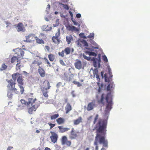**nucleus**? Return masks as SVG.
<instances>
[{
	"label": "nucleus",
	"mask_w": 150,
	"mask_h": 150,
	"mask_svg": "<svg viewBox=\"0 0 150 150\" xmlns=\"http://www.w3.org/2000/svg\"><path fill=\"white\" fill-rule=\"evenodd\" d=\"M107 122L106 120L99 119L93 129L96 130V134L95 138L94 145L96 146L95 150H98V142L103 144V146L108 147V141L105 139V136L106 134Z\"/></svg>",
	"instance_id": "nucleus-1"
},
{
	"label": "nucleus",
	"mask_w": 150,
	"mask_h": 150,
	"mask_svg": "<svg viewBox=\"0 0 150 150\" xmlns=\"http://www.w3.org/2000/svg\"><path fill=\"white\" fill-rule=\"evenodd\" d=\"M96 98L97 99L98 103L99 104L104 105L105 102L107 103L104 112L105 115L108 114L112 108V106L113 105L112 96L111 93H107L106 95L103 93L102 94L100 99H98V96H97Z\"/></svg>",
	"instance_id": "nucleus-2"
},
{
	"label": "nucleus",
	"mask_w": 150,
	"mask_h": 150,
	"mask_svg": "<svg viewBox=\"0 0 150 150\" xmlns=\"http://www.w3.org/2000/svg\"><path fill=\"white\" fill-rule=\"evenodd\" d=\"M51 87L49 81H45L43 82L41 89L43 96L46 98H48V97L49 95L48 93L49 92L47 90L50 89Z\"/></svg>",
	"instance_id": "nucleus-3"
},
{
	"label": "nucleus",
	"mask_w": 150,
	"mask_h": 150,
	"mask_svg": "<svg viewBox=\"0 0 150 150\" xmlns=\"http://www.w3.org/2000/svg\"><path fill=\"white\" fill-rule=\"evenodd\" d=\"M8 84L7 86V87L10 91H12L14 93L18 94L19 93V91H17V89L15 88L16 83L15 81L11 79L10 80H7Z\"/></svg>",
	"instance_id": "nucleus-4"
},
{
	"label": "nucleus",
	"mask_w": 150,
	"mask_h": 150,
	"mask_svg": "<svg viewBox=\"0 0 150 150\" xmlns=\"http://www.w3.org/2000/svg\"><path fill=\"white\" fill-rule=\"evenodd\" d=\"M13 79L15 81L17 77V81L18 84V86L23 85L24 84L23 79V76L18 73H16L13 74L12 75Z\"/></svg>",
	"instance_id": "nucleus-5"
},
{
	"label": "nucleus",
	"mask_w": 150,
	"mask_h": 150,
	"mask_svg": "<svg viewBox=\"0 0 150 150\" xmlns=\"http://www.w3.org/2000/svg\"><path fill=\"white\" fill-rule=\"evenodd\" d=\"M79 133V131H76L74 128H72L69 136L70 139L72 140L76 139L78 137Z\"/></svg>",
	"instance_id": "nucleus-6"
},
{
	"label": "nucleus",
	"mask_w": 150,
	"mask_h": 150,
	"mask_svg": "<svg viewBox=\"0 0 150 150\" xmlns=\"http://www.w3.org/2000/svg\"><path fill=\"white\" fill-rule=\"evenodd\" d=\"M31 105V107L29 106L27 107L28 112L30 114H32L33 111H36L40 105L39 104H35V105Z\"/></svg>",
	"instance_id": "nucleus-7"
},
{
	"label": "nucleus",
	"mask_w": 150,
	"mask_h": 150,
	"mask_svg": "<svg viewBox=\"0 0 150 150\" xmlns=\"http://www.w3.org/2000/svg\"><path fill=\"white\" fill-rule=\"evenodd\" d=\"M50 133L51 135L50 138L51 142L54 143L57 142L58 138V134L56 132L52 131H51Z\"/></svg>",
	"instance_id": "nucleus-8"
},
{
	"label": "nucleus",
	"mask_w": 150,
	"mask_h": 150,
	"mask_svg": "<svg viewBox=\"0 0 150 150\" xmlns=\"http://www.w3.org/2000/svg\"><path fill=\"white\" fill-rule=\"evenodd\" d=\"M33 95V93H31L29 95V97H30L28 99V103L29 106H30V105H35V104H37L36 102V98H33V96H32Z\"/></svg>",
	"instance_id": "nucleus-9"
},
{
	"label": "nucleus",
	"mask_w": 150,
	"mask_h": 150,
	"mask_svg": "<svg viewBox=\"0 0 150 150\" xmlns=\"http://www.w3.org/2000/svg\"><path fill=\"white\" fill-rule=\"evenodd\" d=\"M61 142L62 145H66L67 146H70L71 145V142L67 140V137L65 136H63L61 139Z\"/></svg>",
	"instance_id": "nucleus-10"
},
{
	"label": "nucleus",
	"mask_w": 150,
	"mask_h": 150,
	"mask_svg": "<svg viewBox=\"0 0 150 150\" xmlns=\"http://www.w3.org/2000/svg\"><path fill=\"white\" fill-rule=\"evenodd\" d=\"M15 54L17 56V57L19 58L24 56V51L21 49L19 48H17L13 50Z\"/></svg>",
	"instance_id": "nucleus-11"
},
{
	"label": "nucleus",
	"mask_w": 150,
	"mask_h": 150,
	"mask_svg": "<svg viewBox=\"0 0 150 150\" xmlns=\"http://www.w3.org/2000/svg\"><path fill=\"white\" fill-rule=\"evenodd\" d=\"M96 107V103L95 100H93L92 102L89 103L86 107V106H84V108H86L88 111L92 110Z\"/></svg>",
	"instance_id": "nucleus-12"
},
{
	"label": "nucleus",
	"mask_w": 150,
	"mask_h": 150,
	"mask_svg": "<svg viewBox=\"0 0 150 150\" xmlns=\"http://www.w3.org/2000/svg\"><path fill=\"white\" fill-rule=\"evenodd\" d=\"M93 66L95 67H100V54L98 55V59H96V58H93Z\"/></svg>",
	"instance_id": "nucleus-13"
},
{
	"label": "nucleus",
	"mask_w": 150,
	"mask_h": 150,
	"mask_svg": "<svg viewBox=\"0 0 150 150\" xmlns=\"http://www.w3.org/2000/svg\"><path fill=\"white\" fill-rule=\"evenodd\" d=\"M35 35L33 34H30L26 36V39L23 40L24 42H30L33 41L34 38H35Z\"/></svg>",
	"instance_id": "nucleus-14"
},
{
	"label": "nucleus",
	"mask_w": 150,
	"mask_h": 150,
	"mask_svg": "<svg viewBox=\"0 0 150 150\" xmlns=\"http://www.w3.org/2000/svg\"><path fill=\"white\" fill-rule=\"evenodd\" d=\"M93 73L94 76L96 77L97 78V80L98 81L97 83V85L99 86L100 85V79L99 77V76L98 74V70L97 68H96L94 69H93Z\"/></svg>",
	"instance_id": "nucleus-15"
},
{
	"label": "nucleus",
	"mask_w": 150,
	"mask_h": 150,
	"mask_svg": "<svg viewBox=\"0 0 150 150\" xmlns=\"http://www.w3.org/2000/svg\"><path fill=\"white\" fill-rule=\"evenodd\" d=\"M17 30L18 32H24L25 30V29L24 26L23 24L22 23H19L16 26Z\"/></svg>",
	"instance_id": "nucleus-16"
},
{
	"label": "nucleus",
	"mask_w": 150,
	"mask_h": 150,
	"mask_svg": "<svg viewBox=\"0 0 150 150\" xmlns=\"http://www.w3.org/2000/svg\"><path fill=\"white\" fill-rule=\"evenodd\" d=\"M75 68L78 69H80L82 68L81 62L78 59L76 60V62L74 64Z\"/></svg>",
	"instance_id": "nucleus-17"
},
{
	"label": "nucleus",
	"mask_w": 150,
	"mask_h": 150,
	"mask_svg": "<svg viewBox=\"0 0 150 150\" xmlns=\"http://www.w3.org/2000/svg\"><path fill=\"white\" fill-rule=\"evenodd\" d=\"M59 132L60 133H64L70 130V128L68 127H64L63 126H59Z\"/></svg>",
	"instance_id": "nucleus-18"
},
{
	"label": "nucleus",
	"mask_w": 150,
	"mask_h": 150,
	"mask_svg": "<svg viewBox=\"0 0 150 150\" xmlns=\"http://www.w3.org/2000/svg\"><path fill=\"white\" fill-rule=\"evenodd\" d=\"M38 72L41 77H44L45 76V71L40 66L38 67Z\"/></svg>",
	"instance_id": "nucleus-19"
},
{
	"label": "nucleus",
	"mask_w": 150,
	"mask_h": 150,
	"mask_svg": "<svg viewBox=\"0 0 150 150\" xmlns=\"http://www.w3.org/2000/svg\"><path fill=\"white\" fill-rule=\"evenodd\" d=\"M17 63L16 66V71L19 70L20 71L21 70V68L23 67V66L20 61H17Z\"/></svg>",
	"instance_id": "nucleus-20"
},
{
	"label": "nucleus",
	"mask_w": 150,
	"mask_h": 150,
	"mask_svg": "<svg viewBox=\"0 0 150 150\" xmlns=\"http://www.w3.org/2000/svg\"><path fill=\"white\" fill-rule=\"evenodd\" d=\"M67 28L69 30L72 32H78L79 31L78 28L74 26L69 25Z\"/></svg>",
	"instance_id": "nucleus-21"
},
{
	"label": "nucleus",
	"mask_w": 150,
	"mask_h": 150,
	"mask_svg": "<svg viewBox=\"0 0 150 150\" xmlns=\"http://www.w3.org/2000/svg\"><path fill=\"white\" fill-rule=\"evenodd\" d=\"M4 23L6 25V28L8 30H10L12 28V23L8 21H5L4 22Z\"/></svg>",
	"instance_id": "nucleus-22"
},
{
	"label": "nucleus",
	"mask_w": 150,
	"mask_h": 150,
	"mask_svg": "<svg viewBox=\"0 0 150 150\" xmlns=\"http://www.w3.org/2000/svg\"><path fill=\"white\" fill-rule=\"evenodd\" d=\"M82 118L81 117H79L78 119L73 121L74 125H77L82 122Z\"/></svg>",
	"instance_id": "nucleus-23"
},
{
	"label": "nucleus",
	"mask_w": 150,
	"mask_h": 150,
	"mask_svg": "<svg viewBox=\"0 0 150 150\" xmlns=\"http://www.w3.org/2000/svg\"><path fill=\"white\" fill-rule=\"evenodd\" d=\"M72 110L71 106L70 103H68L65 107V113L67 114Z\"/></svg>",
	"instance_id": "nucleus-24"
},
{
	"label": "nucleus",
	"mask_w": 150,
	"mask_h": 150,
	"mask_svg": "<svg viewBox=\"0 0 150 150\" xmlns=\"http://www.w3.org/2000/svg\"><path fill=\"white\" fill-rule=\"evenodd\" d=\"M114 86L113 83H110L107 86V91H111L114 89Z\"/></svg>",
	"instance_id": "nucleus-25"
},
{
	"label": "nucleus",
	"mask_w": 150,
	"mask_h": 150,
	"mask_svg": "<svg viewBox=\"0 0 150 150\" xmlns=\"http://www.w3.org/2000/svg\"><path fill=\"white\" fill-rule=\"evenodd\" d=\"M56 122L58 125H61L63 124L65 122L64 119L62 118L59 117L57 118L56 120Z\"/></svg>",
	"instance_id": "nucleus-26"
},
{
	"label": "nucleus",
	"mask_w": 150,
	"mask_h": 150,
	"mask_svg": "<svg viewBox=\"0 0 150 150\" xmlns=\"http://www.w3.org/2000/svg\"><path fill=\"white\" fill-rule=\"evenodd\" d=\"M80 42L84 46L88 47V43L86 41L84 40H82L80 41V42L78 41V42L77 45L78 46H79L80 47H81V45L80 44Z\"/></svg>",
	"instance_id": "nucleus-27"
},
{
	"label": "nucleus",
	"mask_w": 150,
	"mask_h": 150,
	"mask_svg": "<svg viewBox=\"0 0 150 150\" xmlns=\"http://www.w3.org/2000/svg\"><path fill=\"white\" fill-rule=\"evenodd\" d=\"M35 39L36 42L37 43L39 44H44V41L42 39H39L37 36L35 37Z\"/></svg>",
	"instance_id": "nucleus-28"
},
{
	"label": "nucleus",
	"mask_w": 150,
	"mask_h": 150,
	"mask_svg": "<svg viewBox=\"0 0 150 150\" xmlns=\"http://www.w3.org/2000/svg\"><path fill=\"white\" fill-rule=\"evenodd\" d=\"M66 41L68 44H69L71 42V41L73 40V37L71 35L67 36L66 37Z\"/></svg>",
	"instance_id": "nucleus-29"
},
{
	"label": "nucleus",
	"mask_w": 150,
	"mask_h": 150,
	"mask_svg": "<svg viewBox=\"0 0 150 150\" xmlns=\"http://www.w3.org/2000/svg\"><path fill=\"white\" fill-rule=\"evenodd\" d=\"M53 42L55 44H59L60 42V40L59 38L53 36L52 38Z\"/></svg>",
	"instance_id": "nucleus-30"
},
{
	"label": "nucleus",
	"mask_w": 150,
	"mask_h": 150,
	"mask_svg": "<svg viewBox=\"0 0 150 150\" xmlns=\"http://www.w3.org/2000/svg\"><path fill=\"white\" fill-rule=\"evenodd\" d=\"M17 61H19L18 60V57L16 56H14L11 58V63H13L16 61H17Z\"/></svg>",
	"instance_id": "nucleus-31"
},
{
	"label": "nucleus",
	"mask_w": 150,
	"mask_h": 150,
	"mask_svg": "<svg viewBox=\"0 0 150 150\" xmlns=\"http://www.w3.org/2000/svg\"><path fill=\"white\" fill-rule=\"evenodd\" d=\"M21 102L22 105L23 107L25 106L26 105L27 106V107L29 106L28 102H26L25 100L21 99Z\"/></svg>",
	"instance_id": "nucleus-32"
},
{
	"label": "nucleus",
	"mask_w": 150,
	"mask_h": 150,
	"mask_svg": "<svg viewBox=\"0 0 150 150\" xmlns=\"http://www.w3.org/2000/svg\"><path fill=\"white\" fill-rule=\"evenodd\" d=\"M48 58L49 59V60L51 62H53L55 59V57L54 55L52 54H49Z\"/></svg>",
	"instance_id": "nucleus-33"
},
{
	"label": "nucleus",
	"mask_w": 150,
	"mask_h": 150,
	"mask_svg": "<svg viewBox=\"0 0 150 150\" xmlns=\"http://www.w3.org/2000/svg\"><path fill=\"white\" fill-rule=\"evenodd\" d=\"M64 51L65 53L66 54H69L70 53L71 49L69 47H67L65 49Z\"/></svg>",
	"instance_id": "nucleus-34"
},
{
	"label": "nucleus",
	"mask_w": 150,
	"mask_h": 150,
	"mask_svg": "<svg viewBox=\"0 0 150 150\" xmlns=\"http://www.w3.org/2000/svg\"><path fill=\"white\" fill-rule=\"evenodd\" d=\"M59 116L58 114H55L50 116V118L51 120H54L58 118Z\"/></svg>",
	"instance_id": "nucleus-35"
},
{
	"label": "nucleus",
	"mask_w": 150,
	"mask_h": 150,
	"mask_svg": "<svg viewBox=\"0 0 150 150\" xmlns=\"http://www.w3.org/2000/svg\"><path fill=\"white\" fill-rule=\"evenodd\" d=\"M104 77L105 80V82H108V83H109L110 82V79H111L112 78H111L110 76L109 78L107 77L106 74H105L104 75Z\"/></svg>",
	"instance_id": "nucleus-36"
},
{
	"label": "nucleus",
	"mask_w": 150,
	"mask_h": 150,
	"mask_svg": "<svg viewBox=\"0 0 150 150\" xmlns=\"http://www.w3.org/2000/svg\"><path fill=\"white\" fill-rule=\"evenodd\" d=\"M7 67V66L4 63L3 64L0 69V70L3 71L6 69Z\"/></svg>",
	"instance_id": "nucleus-37"
},
{
	"label": "nucleus",
	"mask_w": 150,
	"mask_h": 150,
	"mask_svg": "<svg viewBox=\"0 0 150 150\" xmlns=\"http://www.w3.org/2000/svg\"><path fill=\"white\" fill-rule=\"evenodd\" d=\"M86 52L90 56H97L96 54L94 52Z\"/></svg>",
	"instance_id": "nucleus-38"
},
{
	"label": "nucleus",
	"mask_w": 150,
	"mask_h": 150,
	"mask_svg": "<svg viewBox=\"0 0 150 150\" xmlns=\"http://www.w3.org/2000/svg\"><path fill=\"white\" fill-rule=\"evenodd\" d=\"M73 83L76 85H77L78 87H80L82 86L81 84L79 82L77 81H74Z\"/></svg>",
	"instance_id": "nucleus-39"
},
{
	"label": "nucleus",
	"mask_w": 150,
	"mask_h": 150,
	"mask_svg": "<svg viewBox=\"0 0 150 150\" xmlns=\"http://www.w3.org/2000/svg\"><path fill=\"white\" fill-rule=\"evenodd\" d=\"M11 91L9 90L8 91L7 96L9 98H11L13 96V94L11 92Z\"/></svg>",
	"instance_id": "nucleus-40"
},
{
	"label": "nucleus",
	"mask_w": 150,
	"mask_h": 150,
	"mask_svg": "<svg viewBox=\"0 0 150 150\" xmlns=\"http://www.w3.org/2000/svg\"><path fill=\"white\" fill-rule=\"evenodd\" d=\"M23 85L18 86L20 88V91L21 94H23L24 91V88L23 86Z\"/></svg>",
	"instance_id": "nucleus-41"
},
{
	"label": "nucleus",
	"mask_w": 150,
	"mask_h": 150,
	"mask_svg": "<svg viewBox=\"0 0 150 150\" xmlns=\"http://www.w3.org/2000/svg\"><path fill=\"white\" fill-rule=\"evenodd\" d=\"M99 117V115L98 114H96V115L95 117L94 118V120L93 122V124H95L97 121V119Z\"/></svg>",
	"instance_id": "nucleus-42"
},
{
	"label": "nucleus",
	"mask_w": 150,
	"mask_h": 150,
	"mask_svg": "<svg viewBox=\"0 0 150 150\" xmlns=\"http://www.w3.org/2000/svg\"><path fill=\"white\" fill-rule=\"evenodd\" d=\"M60 4L62 5L64 9L66 10H68L69 9V7L67 5L64 4L62 3H60Z\"/></svg>",
	"instance_id": "nucleus-43"
},
{
	"label": "nucleus",
	"mask_w": 150,
	"mask_h": 150,
	"mask_svg": "<svg viewBox=\"0 0 150 150\" xmlns=\"http://www.w3.org/2000/svg\"><path fill=\"white\" fill-rule=\"evenodd\" d=\"M103 59L105 62H107L108 61L107 58L105 55L103 56Z\"/></svg>",
	"instance_id": "nucleus-44"
},
{
	"label": "nucleus",
	"mask_w": 150,
	"mask_h": 150,
	"mask_svg": "<svg viewBox=\"0 0 150 150\" xmlns=\"http://www.w3.org/2000/svg\"><path fill=\"white\" fill-rule=\"evenodd\" d=\"M83 57L85 59H86L88 61L90 60V56H89V57H87L84 54H83Z\"/></svg>",
	"instance_id": "nucleus-45"
},
{
	"label": "nucleus",
	"mask_w": 150,
	"mask_h": 150,
	"mask_svg": "<svg viewBox=\"0 0 150 150\" xmlns=\"http://www.w3.org/2000/svg\"><path fill=\"white\" fill-rule=\"evenodd\" d=\"M48 124L49 125V126H50V129H52L55 125V124H52L50 123H48Z\"/></svg>",
	"instance_id": "nucleus-46"
},
{
	"label": "nucleus",
	"mask_w": 150,
	"mask_h": 150,
	"mask_svg": "<svg viewBox=\"0 0 150 150\" xmlns=\"http://www.w3.org/2000/svg\"><path fill=\"white\" fill-rule=\"evenodd\" d=\"M64 50H63L61 52H59L58 53V54L59 55H60L62 57H63L64 56Z\"/></svg>",
	"instance_id": "nucleus-47"
},
{
	"label": "nucleus",
	"mask_w": 150,
	"mask_h": 150,
	"mask_svg": "<svg viewBox=\"0 0 150 150\" xmlns=\"http://www.w3.org/2000/svg\"><path fill=\"white\" fill-rule=\"evenodd\" d=\"M94 34L93 33H90V34L88 35V38H93L94 37Z\"/></svg>",
	"instance_id": "nucleus-48"
},
{
	"label": "nucleus",
	"mask_w": 150,
	"mask_h": 150,
	"mask_svg": "<svg viewBox=\"0 0 150 150\" xmlns=\"http://www.w3.org/2000/svg\"><path fill=\"white\" fill-rule=\"evenodd\" d=\"M60 35V33L59 30L58 32L55 34V36H54V37H56L57 38H59V36Z\"/></svg>",
	"instance_id": "nucleus-49"
},
{
	"label": "nucleus",
	"mask_w": 150,
	"mask_h": 150,
	"mask_svg": "<svg viewBox=\"0 0 150 150\" xmlns=\"http://www.w3.org/2000/svg\"><path fill=\"white\" fill-rule=\"evenodd\" d=\"M111 70L110 69V68H108V72L110 75V77L111 78H112L113 75H112V73H111Z\"/></svg>",
	"instance_id": "nucleus-50"
},
{
	"label": "nucleus",
	"mask_w": 150,
	"mask_h": 150,
	"mask_svg": "<svg viewBox=\"0 0 150 150\" xmlns=\"http://www.w3.org/2000/svg\"><path fill=\"white\" fill-rule=\"evenodd\" d=\"M59 62L60 63V64L64 66L65 65L64 61L62 59H60L59 60Z\"/></svg>",
	"instance_id": "nucleus-51"
},
{
	"label": "nucleus",
	"mask_w": 150,
	"mask_h": 150,
	"mask_svg": "<svg viewBox=\"0 0 150 150\" xmlns=\"http://www.w3.org/2000/svg\"><path fill=\"white\" fill-rule=\"evenodd\" d=\"M56 24L55 25H54V27H55L58 25L59 24V20L57 19L56 21Z\"/></svg>",
	"instance_id": "nucleus-52"
},
{
	"label": "nucleus",
	"mask_w": 150,
	"mask_h": 150,
	"mask_svg": "<svg viewBox=\"0 0 150 150\" xmlns=\"http://www.w3.org/2000/svg\"><path fill=\"white\" fill-rule=\"evenodd\" d=\"M72 21L73 22L74 24V25H78L79 26L80 25L79 24H78V23L76 21H73V20H72Z\"/></svg>",
	"instance_id": "nucleus-53"
},
{
	"label": "nucleus",
	"mask_w": 150,
	"mask_h": 150,
	"mask_svg": "<svg viewBox=\"0 0 150 150\" xmlns=\"http://www.w3.org/2000/svg\"><path fill=\"white\" fill-rule=\"evenodd\" d=\"M45 59H46V60H47V63L49 65V67H50L51 66V65L50 63L48 61V59H46V58H45Z\"/></svg>",
	"instance_id": "nucleus-54"
},
{
	"label": "nucleus",
	"mask_w": 150,
	"mask_h": 150,
	"mask_svg": "<svg viewBox=\"0 0 150 150\" xmlns=\"http://www.w3.org/2000/svg\"><path fill=\"white\" fill-rule=\"evenodd\" d=\"M62 84V83L61 82H59L57 83V87H59L60 86H61Z\"/></svg>",
	"instance_id": "nucleus-55"
},
{
	"label": "nucleus",
	"mask_w": 150,
	"mask_h": 150,
	"mask_svg": "<svg viewBox=\"0 0 150 150\" xmlns=\"http://www.w3.org/2000/svg\"><path fill=\"white\" fill-rule=\"evenodd\" d=\"M76 17L78 18H80L81 17V14L80 13H78L76 15Z\"/></svg>",
	"instance_id": "nucleus-56"
},
{
	"label": "nucleus",
	"mask_w": 150,
	"mask_h": 150,
	"mask_svg": "<svg viewBox=\"0 0 150 150\" xmlns=\"http://www.w3.org/2000/svg\"><path fill=\"white\" fill-rule=\"evenodd\" d=\"M45 48L48 51H49L50 50V47L47 45L45 46Z\"/></svg>",
	"instance_id": "nucleus-57"
},
{
	"label": "nucleus",
	"mask_w": 150,
	"mask_h": 150,
	"mask_svg": "<svg viewBox=\"0 0 150 150\" xmlns=\"http://www.w3.org/2000/svg\"><path fill=\"white\" fill-rule=\"evenodd\" d=\"M13 147L12 146H8L7 149V150H11V149H13Z\"/></svg>",
	"instance_id": "nucleus-58"
},
{
	"label": "nucleus",
	"mask_w": 150,
	"mask_h": 150,
	"mask_svg": "<svg viewBox=\"0 0 150 150\" xmlns=\"http://www.w3.org/2000/svg\"><path fill=\"white\" fill-rule=\"evenodd\" d=\"M41 64H42V62H37V64H37L38 66H39V65H40Z\"/></svg>",
	"instance_id": "nucleus-59"
},
{
	"label": "nucleus",
	"mask_w": 150,
	"mask_h": 150,
	"mask_svg": "<svg viewBox=\"0 0 150 150\" xmlns=\"http://www.w3.org/2000/svg\"><path fill=\"white\" fill-rule=\"evenodd\" d=\"M69 13L70 16L72 17L73 16V14L72 13V12L71 11H69Z\"/></svg>",
	"instance_id": "nucleus-60"
},
{
	"label": "nucleus",
	"mask_w": 150,
	"mask_h": 150,
	"mask_svg": "<svg viewBox=\"0 0 150 150\" xmlns=\"http://www.w3.org/2000/svg\"><path fill=\"white\" fill-rule=\"evenodd\" d=\"M92 118V116H90L88 118V120H91Z\"/></svg>",
	"instance_id": "nucleus-61"
},
{
	"label": "nucleus",
	"mask_w": 150,
	"mask_h": 150,
	"mask_svg": "<svg viewBox=\"0 0 150 150\" xmlns=\"http://www.w3.org/2000/svg\"><path fill=\"white\" fill-rule=\"evenodd\" d=\"M50 8V5H49V4L47 5V8H48V9H49Z\"/></svg>",
	"instance_id": "nucleus-62"
},
{
	"label": "nucleus",
	"mask_w": 150,
	"mask_h": 150,
	"mask_svg": "<svg viewBox=\"0 0 150 150\" xmlns=\"http://www.w3.org/2000/svg\"><path fill=\"white\" fill-rule=\"evenodd\" d=\"M44 150H50V149L48 147H46L45 148Z\"/></svg>",
	"instance_id": "nucleus-63"
},
{
	"label": "nucleus",
	"mask_w": 150,
	"mask_h": 150,
	"mask_svg": "<svg viewBox=\"0 0 150 150\" xmlns=\"http://www.w3.org/2000/svg\"><path fill=\"white\" fill-rule=\"evenodd\" d=\"M8 59H6V61L7 62V63H9V64H10V62L9 61H7L6 60H8Z\"/></svg>",
	"instance_id": "nucleus-64"
}]
</instances>
